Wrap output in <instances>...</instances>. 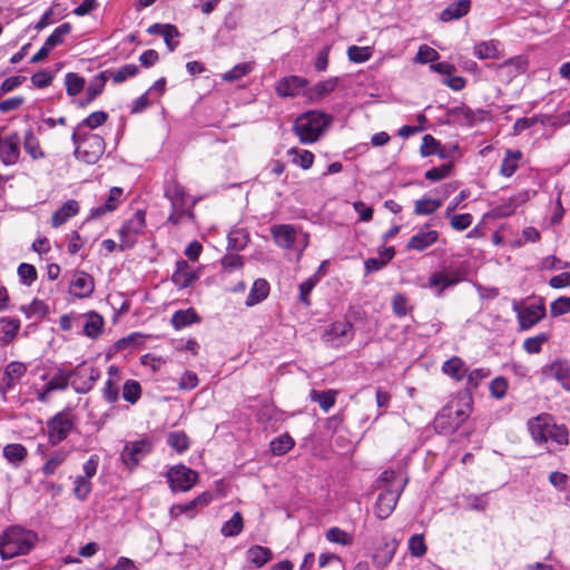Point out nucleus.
I'll list each match as a JSON object with an SVG mask.
<instances>
[{"label":"nucleus","mask_w":570,"mask_h":570,"mask_svg":"<svg viewBox=\"0 0 570 570\" xmlns=\"http://www.w3.org/2000/svg\"><path fill=\"white\" fill-rule=\"evenodd\" d=\"M79 204L75 199H69L51 217V224L55 228L63 225L68 219L79 213Z\"/></svg>","instance_id":"obj_23"},{"label":"nucleus","mask_w":570,"mask_h":570,"mask_svg":"<svg viewBox=\"0 0 570 570\" xmlns=\"http://www.w3.org/2000/svg\"><path fill=\"white\" fill-rule=\"evenodd\" d=\"M466 370L464 362L456 356L445 361L442 365L443 373L458 382L465 379Z\"/></svg>","instance_id":"obj_28"},{"label":"nucleus","mask_w":570,"mask_h":570,"mask_svg":"<svg viewBox=\"0 0 570 570\" xmlns=\"http://www.w3.org/2000/svg\"><path fill=\"white\" fill-rule=\"evenodd\" d=\"M26 373L27 365L22 362L12 361L6 366L0 386L2 397H6V394L16 387Z\"/></svg>","instance_id":"obj_14"},{"label":"nucleus","mask_w":570,"mask_h":570,"mask_svg":"<svg viewBox=\"0 0 570 570\" xmlns=\"http://www.w3.org/2000/svg\"><path fill=\"white\" fill-rule=\"evenodd\" d=\"M441 199L421 198L415 202L414 213L416 215H431L442 206Z\"/></svg>","instance_id":"obj_44"},{"label":"nucleus","mask_w":570,"mask_h":570,"mask_svg":"<svg viewBox=\"0 0 570 570\" xmlns=\"http://www.w3.org/2000/svg\"><path fill=\"white\" fill-rule=\"evenodd\" d=\"M294 440L288 434H283L271 442V451L274 455H283L294 446Z\"/></svg>","instance_id":"obj_47"},{"label":"nucleus","mask_w":570,"mask_h":570,"mask_svg":"<svg viewBox=\"0 0 570 570\" xmlns=\"http://www.w3.org/2000/svg\"><path fill=\"white\" fill-rule=\"evenodd\" d=\"M247 560L256 568H262L265 566L273 557L271 549L262 546H253L247 552Z\"/></svg>","instance_id":"obj_31"},{"label":"nucleus","mask_w":570,"mask_h":570,"mask_svg":"<svg viewBox=\"0 0 570 570\" xmlns=\"http://www.w3.org/2000/svg\"><path fill=\"white\" fill-rule=\"evenodd\" d=\"M166 475L173 492L189 491L198 480L197 472L184 464L171 466Z\"/></svg>","instance_id":"obj_11"},{"label":"nucleus","mask_w":570,"mask_h":570,"mask_svg":"<svg viewBox=\"0 0 570 570\" xmlns=\"http://www.w3.org/2000/svg\"><path fill=\"white\" fill-rule=\"evenodd\" d=\"M332 117L325 112L311 110L299 117L294 122V132L298 136L301 142H315L324 130L331 125Z\"/></svg>","instance_id":"obj_3"},{"label":"nucleus","mask_w":570,"mask_h":570,"mask_svg":"<svg viewBox=\"0 0 570 570\" xmlns=\"http://www.w3.org/2000/svg\"><path fill=\"white\" fill-rule=\"evenodd\" d=\"M212 499L213 494L210 492H204L187 503L173 505L170 514L173 517L186 514L188 518L193 519L200 509L210 503Z\"/></svg>","instance_id":"obj_16"},{"label":"nucleus","mask_w":570,"mask_h":570,"mask_svg":"<svg viewBox=\"0 0 570 570\" xmlns=\"http://www.w3.org/2000/svg\"><path fill=\"white\" fill-rule=\"evenodd\" d=\"M119 386L120 382L107 380L101 390L102 399L109 404L116 403L119 400Z\"/></svg>","instance_id":"obj_58"},{"label":"nucleus","mask_w":570,"mask_h":570,"mask_svg":"<svg viewBox=\"0 0 570 570\" xmlns=\"http://www.w3.org/2000/svg\"><path fill=\"white\" fill-rule=\"evenodd\" d=\"M21 140L17 132L0 138V160L4 166H12L20 157Z\"/></svg>","instance_id":"obj_13"},{"label":"nucleus","mask_w":570,"mask_h":570,"mask_svg":"<svg viewBox=\"0 0 570 570\" xmlns=\"http://www.w3.org/2000/svg\"><path fill=\"white\" fill-rule=\"evenodd\" d=\"M18 276L22 284L30 286L37 279V269L33 265L21 263L18 267Z\"/></svg>","instance_id":"obj_61"},{"label":"nucleus","mask_w":570,"mask_h":570,"mask_svg":"<svg viewBox=\"0 0 570 570\" xmlns=\"http://www.w3.org/2000/svg\"><path fill=\"white\" fill-rule=\"evenodd\" d=\"M85 87V79L78 73L69 72L66 75V89L69 96L78 95Z\"/></svg>","instance_id":"obj_55"},{"label":"nucleus","mask_w":570,"mask_h":570,"mask_svg":"<svg viewBox=\"0 0 570 570\" xmlns=\"http://www.w3.org/2000/svg\"><path fill=\"white\" fill-rule=\"evenodd\" d=\"M244 528V519L240 512L236 511L229 520L223 523L220 533L225 538L238 535Z\"/></svg>","instance_id":"obj_33"},{"label":"nucleus","mask_w":570,"mask_h":570,"mask_svg":"<svg viewBox=\"0 0 570 570\" xmlns=\"http://www.w3.org/2000/svg\"><path fill=\"white\" fill-rule=\"evenodd\" d=\"M76 428L75 414L62 410L47 421V435L50 445L56 446L65 441Z\"/></svg>","instance_id":"obj_5"},{"label":"nucleus","mask_w":570,"mask_h":570,"mask_svg":"<svg viewBox=\"0 0 570 570\" xmlns=\"http://www.w3.org/2000/svg\"><path fill=\"white\" fill-rule=\"evenodd\" d=\"M104 326V318L91 312L87 315V320L83 324V334L88 337L95 338L99 335Z\"/></svg>","instance_id":"obj_37"},{"label":"nucleus","mask_w":570,"mask_h":570,"mask_svg":"<svg viewBox=\"0 0 570 570\" xmlns=\"http://www.w3.org/2000/svg\"><path fill=\"white\" fill-rule=\"evenodd\" d=\"M37 541L36 532L19 525L10 527L0 534V556L2 559H11L28 554L35 548Z\"/></svg>","instance_id":"obj_2"},{"label":"nucleus","mask_w":570,"mask_h":570,"mask_svg":"<svg viewBox=\"0 0 570 570\" xmlns=\"http://www.w3.org/2000/svg\"><path fill=\"white\" fill-rule=\"evenodd\" d=\"M23 148L33 160L42 159L46 157V154L40 147L38 138L33 135L31 130H28L24 134Z\"/></svg>","instance_id":"obj_35"},{"label":"nucleus","mask_w":570,"mask_h":570,"mask_svg":"<svg viewBox=\"0 0 570 570\" xmlns=\"http://www.w3.org/2000/svg\"><path fill=\"white\" fill-rule=\"evenodd\" d=\"M28 451L27 449L20 444V443H11L7 444L3 448V456L10 462V463H20L27 458Z\"/></svg>","instance_id":"obj_40"},{"label":"nucleus","mask_w":570,"mask_h":570,"mask_svg":"<svg viewBox=\"0 0 570 570\" xmlns=\"http://www.w3.org/2000/svg\"><path fill=\"white\" fill-rule=\"evenodd\" d=\"M462 278L460 271H448L443 268L431 274L426 287L433 289L436 296H441L444 289L456 285Z\"/></svg>","instance_id":"obj_12"},{"label":"nucleus","mask_w":570,"mask_h":570,"mask_svg":"<svg viewBox=\"0 0 570 570\" xmlns=\"http://www.w3.org/2000/svg\"><path fill=\"white\" fill-rule=\"evenodd\" d=\"M71 140L75 145L73 156L87 164H96L106 149L105 140L97 134L75 128Z\"/></svg>","instance_id":"obj_4"},{"label":"nucleus","mask_w":570,"mask_h":570,"mask_svg":"<svg viewBox=\"0 0 570 570\" xmlns=\"http://www.w3.org/2000/svg\"><path fill=\"white\" fill-rule=\"evenodd\" d=\"M141 396V385L136 380H127L122 385V399L130 403L136 404Z\"/></svg>","instance_id":"obj_41"},{"label":"nucleus","mask_w":570,"mask_h":570,"mask_svg":"<svg viewBox=\"0 0 570 570\" xmlns=\"http://www.w3.org/2000/svg\"><path fill=\"white\" fill-rule=\"evenodd\" d=\"M406 483L407 480H403L397 485L386 488L379 494L374 508L379 519L384 520L392 514Z\"/></svg>","instance_id":"obj_9"},{"label":"nucleus","mask_w":570,"mask_h":570,"mask_svg":"<svg viewBox=\"0 0 570 570\" xmlns=\"http://www.w3.org/2000/svg\"><path fill=\"white\" fill-rule=\"evenodd\" d=\"M522 157L523 155L520 150L507 149L500 167V174L505 178L513 176L519 168Z\"/></svg>","instance_id":"obj_26"},{"label":"nucleus","mask_w":570,"mask_h":570,"mask_svg":"<svg viewBox=\"0 0 570 570\" xmlns=\"http://www.w3.org/2000/svg\"><path fill=\"white\" fill-rule=\"evenodd\" d=\"M512 309L517 314L521 331L530 330L546 316V306L542 303L524 305L514 299L512 302Z\"/></svg>","instance_id":"obj_8"},{"label":"nucleus","mask_w":570,"mask_h":570,"mask_svg":"<svg viewBox=\"0 0 570 570\" xmlns=\"http://www.w3.org/2000/svg\"><path fill=\"white\" fill-rule=\"evenodd\" d=\"M392 309L397 317H403L412 307L410 306L407 297L402 293H397L392 298Z\"/></svg>","instance_id":"obj_56"},{"label":"nucleus","mask_w":570,"mask_h":570,"mask_svg":"<svg viewBox=\"0 0 570 570\" xmlns=\"http://www.w3.org/2000/svg\"><path fill=\"white\" fill-rule=\"evenodd\" d=\"M549 341V334L539 333L535 336L529 337L523 342V348L529 354H537L541 351L542 345Z\"/></svg>","instance_id":"obj_53"},{"label":"nucleus","mask_w":570,"mask_h":570,"mask_svg":"<svg viewBox=\"0 0 570 570\" xmlns=\"http://www.w3.org/2000/svg\"><path fill=\"white\" fill-rule=\"evenodd\" d=\"M550 313L553 317L570 313V296H561L550 304Z\"/></svg>","instance_id":"obj_64"},{"label":"nucleus","mask_w":570,"mask_h":570,"mask_svg":"<svg viewBox=\"0 0 570 570\" xmlns=\"http://www.w3.org/2000/svg\"><path fill=\"white\" fill-rule=\"evenodd\" d=\"M420 151L423 157L431 155H439L441 158L445 157L440 141L429 134L423 136Z\"/></svg>","instance_id":"obj_38"},{"label":"nucleus","mask_w":570,"mask_h":570,"mask_svg":"<svg viewBox=\"0 0 570 570\" xmlns=\"http://www.w3.org/2000/svg\"><path fill=\"white\" fill-rule=\"evenodd\" d=\"M470 7V0L453 1L441 12L440 19L444 22L458 20L469 12Z\"/></svg>","instance_id":"obj_24"},{"label":"nucleus","mask_w":570,"mask_h":570,"mask_svg":"<svg viewBox=\"0 0 570 570\" xmlns=\"http://www.w3.org/2000/svg\"><path fill=\"white\" fill-rule=\"evenodd\" d=\"M228 249L239 252L244 249L248 243V233L243 228L233 229L228 236Z\"/></svg>","instance_id":"obj_39"},{"label":"nucleus","mask_w":570,"mask_h":570,"mask_svg":"<svg viewBox=\"0 0 570 570\" xmlns=\"http://www.w3.org/2000/svg\"><path fill=\"white\" fill-rule=\"evenodd\" d=\"M353 325L346 320L336 321L330 325L324 334V340L332 345H341L353 338Z\"/></svg>","instance_id":"obj_15"},{"label":"nucleus","mask_w":570,"mask_h":570,"mask_svg":"<svg viewBox=\"0 0 570 570\" xmlns=\"http://www.w3.org/2000/svg\"><path fill=\"white\" fill-rule=\"evenodd\" d=\"M107 118H108L107 112L95 111V112H91L87 118H85L76 128H81V131H83L85 127H87L89 129H95V128L101 126L104 122H106Z\"/></svg>","instance_id":"obj_57"},{"label":"nucleus","mask_w":570,"mask_h":570,"mask_svg":"<svg viewBox=\"0 0 570 570\" xmlns=\"http://www.w3.org/2000/svg\"><path fill=\"white\" fill-rule=\"evenodd\" d=\"M272 235L279 247L288 249L293 247L297 232L292 225L283 224L273 226Z\"/></svg>","instance_id":"obj_22"},{"label":"nucleus","mask_w":570,"mask_h":570,"mask_svg":"<svg viewBox=\"0 0 570 570\" xmlns=\"http://www.w3.org/2000/svg\"><path fill=\"white\" fill-rule=\"evenodd\" d=\"M551 373L566 390L570 391V366L568 364L563 362H554L551 365Z\"/></svg>","instance_id":"obj_43"},{"label":"nucleus","mask_w":570,"mask_h":570,"mask_svg":"<svg viewBox=\"0 0 570 570\" xmlns=\"http://www.w3.org/2000/svg\"><path fill=\"white\" fill-rule=\"evenodd\" d=\"M70 385V372L59 371L47 383V391H63Z\"/></svg>","instance_id":"obj_51"},{"label":"nucleus","mask_w":570,"mask_h":570,"mask_svg":"<svg viewBox=\"0 0 570 570\" xmlns=\"http://www.w3.org/2000/svg\"><path fill=\"white\" fill-rule=\"evenodd\" d=\"M69 372L70 385L73 391L79 394L90 392L95 383L100 379V372L86 362H82Z\"/></svg>","instance_id":"obj_7"},{"label":"nucleus","mask_w":570,"mask_h":570,"mask_svg":"<svg viewBox=\"0 0 570 570\" xmlns=\"http://www.w3.org/2000/svg\"><path fill=\"white\" fill-rule=\"evenodd\" d=\"M165 197L169 199L175 210H180L183 207H186L187 193L176 179H170L166 183Z\"/></svg>","instance_id":"obj_19"},{"label":"nucleus","mask_w":570,"mask_h":570,"mask_svg":"<svg viewBox=\"0 0 570 570\" xmlns=\"http://www.w3.org/2000/svg\"><path fill=\"white\" fill-rule=\"evenodd\" d=\"M407 480L406 478H401L399 473L392 470H385L381 473L380 478L377 479V487H384L386 488H393V485H397L401 481Z\"/></svg>","instance_id":"obj_62"},{"label":"nucleus","mask_w":570,"mask_h":570,"mask_svg":"<svg viewBox=\"0 0 570 570\" xmlns=\"http://www.w3.org/2000/svg\"><path fill=\"white\" fill-rule=\"evenodd\" d=\"M501 72H505L509 79L524 71V62L521 58H512L499 66Z\"/></svg>","instance_id":"obj_49"},{"label":"nucleus","mask_w":570,"mask_h":570,"mask_svg":"<svg viewBox=\"0 0 570 570\" xmlns=\"http://www.w3.org/2000/svg\"><path fill=\"white\" fill-rule=\"evenodd\" d=\"M200 321L194 308L176 311L171 316V325L175 330H181Z\"/></svg>","instance_id":"obj_27"},{"label":"nucleus","mask_w":570,"mask_h":570,"mask_svg":"<svg viewBox=\"0 0 570 570\" xmlns=\"http://www.w3.org/2000/svg\"><path fill=\"white\" fill-rule=\"evenodd\" d=\"M71 24L69 22H65L57 27L53 32L46 39V43L48 47L53 49L55 47L61 45L67 35L71 32Z\"/></svg>","instance_id":"obj_48"},{"label":"nucleus","mask_w":570,"mask_h":570,"mask_svg":"<svg viewBox=\"0 0 570 570\" xmlns=\"http://www.w3.org/2000/svg\"><path fill=\"white\" fill-rule=\"evenodd\" d=\"M198 278V274L190 269L186 261H178L176 264V271L171 276V281L179 288H187L191 286L196 279Z\"/></svg>","instance_id":"obj_20"},{"label":"nucleus","mask_w":570,"mask_h":570,"mask_svg":"<svg viewBox=\"0 0 570 570\" xmlns=\"http://www.w3.org/2000/svg\"><path fill=\"white\" fill-rule=\"evenodd\" d=\"M528 430L532 439L539 444H546L549 451L556 446L568 443V430L563 425H557L552 416L540 414L528 423Z\"/></svg>","instance_id":"obj_1"},{"label":"nucleus","mask_w":570,"mask_h":570,"mask_svg":"<svg viewBox=\"0 0 570 570\" xmlns=\"http://www.w3.org/2000/svg\"><path fill=\"white\" fill-rule=\"evenodd\" d=\"M409 551L412 557L421 558L426 553L423 534H414L409 540Z\"/></svg>","instance_id":"obj_63"},{"label":"nucleus","mask_w":570,"mask_h":570,"mask_svg":"<svg viewBox=\"0 0 570 570\" xmlns=\"http://www.w3.org/2000/svg\"><path fill=\"white\" fill-rule=\"evenodd\" d=\"M70 287L73 289V295L76 297H89L95 291V282L91 275L77 269L72 274Z\"/></svg>","instance_id":"obj_18"},{"label":"nucleus","mask_w":570,"mask_h":570,"mask_svg":"<svg viewBox=\"0 0 570 570\" xmlns=\"http://www.w3.org/2000/svg\"><path fill=\"white\" fill-rule=\"evenodd\" d=\"M373 53V49L371 47H358L351 46L347 49L348 59L355 63H362L367 61Z\"/></svg>","instance_id":"obj_52"},{"label":"nucleus","mask_w":570,"mask_h":570,"mask_svg":"<svg viewBox=\"0 0 570 570\" xmlns=\"http://www.w3.org/2000/svg\"><path fill=\"white\" fill-rule=\"evenodd\" d=\"M106 73L107 71H102L90 81L86 90V99L81 101L82 106L90 104L102 92L107 81Z\"/></svg>","instance_id":"obj_32"},{"label":"nucleus","mask_w":570,"mask_h":570,"mask_svg":"<svg viewBox=\"0 0 570 570\" xmlns=\"http://www.w3.org/2000/svg\"><path fill=\"white\" fill-rule=\"evenodd\" d=\"M269 289L271 287L266 279L257 278L254 282L249 291V294L245 301L246 306L250 307L263 302L265 298H267Z\"/></svg>","instance_id":"obj_25"},{"label":"nucleus","mask_w":570,"mask_h":570,"mask_svg":"<svg viewBox=\"0 0 570 570\" xmlns=\"http://www.w3.org/2000/svg\"><path fill=\"white\" fill-rule=\"evenodd\" d=\"M318 282H320V276L317 274V275H312L311 277H308L306 281H304L299 285V301L305 306L311 305L309 294L314 289V287L316 286V284Z\"/></svg>","instance_id":"obj_54"},{"label":"nucleus","mask_w":570,"mask_h":570,"mask_svg":"<svg viewBox=\"0 0 570 570\" xmlns=\"http://www.w3.org/2000/svg\"><path fill=\"white\" fill-rule=\"evenodd\" d=\"M500 41L489 40L475 43L473 47V55L481 59H493L499 56Z\"/></svg>","instance_id":"obj_30"},{"label":"nucleus","mask_w":570,"mask_h":570,"mask_svg":"<svg viewBox=\"0 0 570 570\" xmlns=\"http://www.w3.org/2000/svg\"><path fill=\"white\" fill-rule=\"evenodd\" d=\"M146 227V217L142 210H137L127 219L119 229L121 249L131 248L137 240V236L144 233Z\"/></svg>","instance_id":"obj_10"},{"label":"nucleus","mask_w":570,"mask_h":570,"mask_svg":"<svg viewBox=\"0 0 570 570\" xmlns=\"http://www.w3.org/2000/svg\"><path fill=\"white\" fill-rule=\"evenodd\" d=\"M439 58H440V55L435 49H433L426 45H422V46H420V48L417 50V53L414 58V62L424 65L428 62H435L439 60Z\"/></svg>","instance_id":"obj_59"},{"label":"nucleus","mask_w":570,"mask_h":570,"mask_svg":"<svg viewBox=\"0 0 570 570\" xmlns=\"http://www.w3.org/2000/svg\"><path fill=\"white\" fill-rule=\"evenodd\" d=\"M1 323H2L1 331L3 334L2 340H3V342L9 343L17 335V333L20 328V322L14 318H2Z\"/></svg>","instance_id":"obj_60"},{"label":"nucleus","mask_w":570,"mask_h":570,"mask_svg":"<svg viewBox=\"0 0 570 570\" xmlns=\"http://www.w3.org/2000/svg\"><path fill=\"white\" fill-rule=\"evenodd\" d=\"M69 451L65 449H58L50 454L43 466L41 468V472L46 476H50L56 473V471L63 464L69 455Z\"/></svg>","instance_id":"obj_29"},{"label":"nucleus","mask_w":570,"mask_h":570,"mask_svg":"<svg viewBox=\"0 0 570 570\" xmlns=\"http://www.w3.org/2000/svg\"><path fill=\"white\" fill-rule=\"evenodd\" d=\"M336 391L327 390V391H316L313 390L311 392V400L317 402L320 407L324 412H328L335 404L336 401Z\"/></svg>","instance_id":"obj_36"},{"label":"nucleus","mask_w":570,"mask_h":570,"mask_svg":"<svg viewBox=\"0 0 570 570\" xmlns=\"http://www.w3.org/2000/svg\"><path fill=\"white\" fill-rule=\"evenodd\" d=\"M318 567H330L333 570H346L343 559L338 554L332 552H322L318 556Z\"/></svg>","instance_id":"obj_46"},{"label":"nucleus","mask_w":570,"mask_h":570,"mask_svg":"<svg viewBox=\"0 0 570 570\" xmlns=\"http://www.w3.org/2000/svg\"><path fill=\"white\" fill-rule=\"evenodd\" d=\"M92 491L91 481L82 475H77L73 480V494L79 501H85Z\"/></svg>","instance_id":"obj_45"},{"label":"nucleus","mask_w":570,"mask_h":570,"mask_svg":"<svg viewBox=\"0 0 570 570\" xmlns=\"http://www.w3.org/2000/svg\"><path fill=\"white\" fill-rule=\"evenodd\" d=\"M167 444L177 453H184L189 448V439L183 431H175L168 434Z\"/></svg>","instance_id":"obj_42"},{"label":"nucleus","mask_w":570,"mask_h":570,"mask_svg":"<svg viewBox=\"0 0 570 570\" xmlns=\"http://www.w3.org/2000/svg\"><path fill=\"white\" fill-rule=\"evenodd\" d=\"M307 86V80L298 76H287L282 78L275 90L282 98L296 97L304 92Z\"/></svg>","instance_id":"obj_17"},{"label":"nucleus","mask_w":570,"mask_h":570,"mask_svg":"<svg viewBox=\"0 0 570 570\" xmlns=\"http://www.w3.org/2000/svg\"><path fill=\"white\" fill-rule=\"evenodd\" d=\"M138 72V66L128 63L120 67L117 70L109 71V75L115 83H120L127 80L128 78L135 77Z\"/></svg>","instance_id":"obj_50"},{"label":"nucleus","mask_w":570,"mask_h":570,"mask_svg":"<svg viewBox=\"0 0 570 570\" xmlns=\"http://www.w3.org/2000/svg\"><path fill=\"white\" fill-rule=\"evenodd\" d=\"M151 451L153 442L147 438L136 441H127L120 453V459L126 468L129 471H132Z\"/></svg>","instance_id":"obj_6"},{"label":"nucleus","mask_w":570,"mask_h":570,"mask_svg":"<svg viewBox=\"0 0 570 570\" xmlns=\"http://www.w3.org/2000/svg\"><path fill=\"white\" fill-rule=\"evenodd\" d=\"M438 230L421 229L410 238L406 247L409 249H413L416 252H423L424 249L433 245L438 240Z\"/></svg>","instance_id":"obj_21"},{"label":"nucleus","mask_w":570,"mask_h":570,"mask_svg":"<svg viewBox=\"0 0 570 570\" xmlns=\"http://www.w3.org/2000/svg\"><path fill=\"white\" fill-rule=\"evenodd\" d=\"M325 538L331 543H336L342 547H350L353 544L354 537L352 533L338 528L332 527L325 532Z\"/></svg>","instance_id":"obj_34"}]
</instances>
